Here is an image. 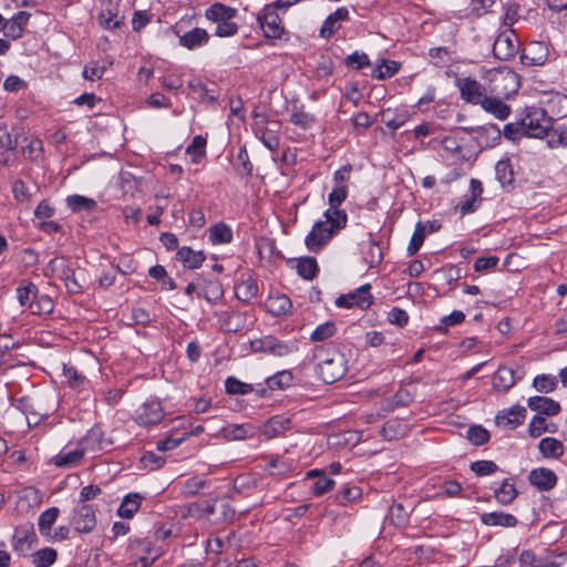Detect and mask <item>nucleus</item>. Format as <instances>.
Here are the masks:
<instances>
[{"label": "nucleus", "instance_id": "f257e3e1", "mask_svg": "<svg viewBox=\"0 0 567 567\" xmlns=\"http://www.w3.org/2000/svg\"><path fill=\"white\" fill-rule=\"evenodd\" d=\"M312 358L317 361L319 378L327 384L339 381L348 370L344 354L332 342L317 346Z\"/></svg>", "mask_w": 567, "mask_h": 567}, {"label": "nucleus", "instance_id": "f03ea898", "mask_svg": "<svg viewBox=\"0 0 567 567\" xmlns=\"http://www.w3.org/2000/svg\"><path fill=\"white\" fill-rule=\"evenodd\" d=\"M236 8L215 2L205 11L207 20L217 23L215 34L219 38L233 37L238 32V24L231 20L237 16Z\"/></svg>", "mask_w": 567, "mask_h": 567}, {"label": "nucleus", "instance_id": "7ed1b4c3", "mask_svg": "<svg viewBox=\"0 0 567 567\" xmlns=\"http://www.w3.org/2000/svg\"><path fill=\"white\" fill-rule=\"evenodd\" d=\"M256 21L266 39L289 41V31L286 29L279 12H275L272 9L267 11L262 8L256 14Z\"/></svg>", "mask_w": 567, "mask_h": 567}, {"label": "nucleus", "instance_id": "20e7f679", "mask_svg": "<svg viewBox=\"0 0 567 567\" xmlns=\"http://www.w3.org/2000/svg\"><path fill=\"white\" fill-rule=\"evenodd\" d=\"M526 137L543 138L548 135L553 126L551 117L547 116L544 109L532 107L522 118Z\"/></svg>", "mask_w": 567, "mask_h": 567}, {"label": "nucleus", "instance_id": "39448f33", "mask_svg": "<svg viewBox=\"0 0 567 567\" xmlns=\"http://www.w3.org/2000/svg\"><path fill=\"white\" fill-rule=\"evenodd\" d=\"M371 285L365 284L357 288L353 292L340 295L336 299V306L339 308H353L357 307L361 310L369 309L373 303V297L370 292Z\"/></svg>", "mask_w": 567, "mask_h": 567}, {"label": "nucleus", "instance_id": "423d86ee", "mask_svg": "<svg viewBox=\"0 0 567 567\" xmlns=\"http://www.w3.org/2000/svg\"><path fill=\"white\" fill-rule=\"evenodd\" d=\"M518 49L519 42L513 30L499 33L493 43V53L501 61H508L514 58Z\"/></svg>", "mask_w": 567, "mask_h": 567}, {"label": "nucleus", "instance_id": "0eeeda50", "mask_svg": "<svg viewBox=\"0 0 567 567\" xmlns=\"http://www.w3.org/2000/svg\"><path fill=\"white\" fill-rule=\"evenodd\" d=\"M37 542L38 537L32 523L28 522L14 528L12 548L20 556L27 557L31 550L32 544Z\"/></svg>", "mask_w": 567, "mask_h": 567}, {"label": "nucleus", "instance_id": "6e6552de", "mask_svg": "<svg viewBox=\"0 0 567 567\" xmlns=\"http://www.w3.org/2000/svg\"><path fill=\"white\" fill-rule=\"evenodd\" d=\"M165 416L162 402L157 399L146 401L135 412V422L141 426L158 424Z\"/></svg>", "mask_w": 567, "mask_h": 567}, {"label": "nucleus", "instance_id": "1a4fd4ad", "mask_svg": "<svg viewBox=\"0 0 567 567\" xmlns=\"http://www.w3.org/2000/svg\"><path fill=\"white\" fill-rule=\"evenodd\" d=\"M455 85L460 90V95L463 101L473 105H480L482 100L486 96L485 86L477 80L467 78H457Z\"/></svg>", "mask_w": 567, "mask_h": 567}, {"label": "nucleus", "instance_id": "9d476101", "mask_svg": "<svg viewBox=\"0 0 567 567\" xmlns=\"http://www.w3.org/2000/svg\"><path fill=\"white\" fill-rule=\"evenodd\" d=\"M332 228L327 223L318 220L305 239L306 247L312 252H319L334 236Z\"/></svg>", "mask_w": 567, "mask_h": 567}, {"label": "nucleus", "instance_id": "9b49d317", "mask_svg": "<svg viewBox=\"0 0 567 567\" xmlns=\"http://www.w3.org/2000/svg\"><path fill=\"white\" fill-rule=\"evenodd\" d=\"M220 329L227 333H237L246 329L247 315L236 310L216 312Z\"/></svg>", "mask_w": 567, "mask_h": 567}, {"label": "nucleus", "instance_id": "f8f14e48", "mask_svg": "<svg viewBox=\"0 0 567 567\" xmlns=\"http://www.w3.org/2000/svg\"><path fill=\"white\" fill-rule=\"evenodd\" d=\"M74 529L79 534H87L96 526L95 509L92 505L83 504L75 509L72 519Z\"/></svg>", "mask_w": 567, "mask_h": 567}, {"label": "nucleus", "instance_id": "ddd939ff", "mask_svg": "<svg viewBox=\"0 0 567 567\" xmlns=\"http://www.w3.org/2000/svg\"><path fill=\"white\" fill-rule=\"evenodd\" d=\"M502 132L496 124L476 126L474 140L481 148L493 147L501 141Z\"/></svg>", "mask_w": 567, "mask_h": 567}, {"label": "nucleus", "instance_id": "4468645a", "mask_svg": "<svg viewBox=\"0 0 567 567\" xmlns=\"http://www.w3.org/2000/svg\"><path fill=\"white\" fill-rule=\"evenodd\" d=\"M292 425L291 419L285 415H275L268 419L261 426L260 432L267 439H272L284 434L290 430Z\"/></svg>", "mask_w": 567, "mask_h": 567}, {"label": "nucleus", "instance_id": "2eb2a0df", "mask_svg": "<svg viewBox=\"0 0 567 567\" xmlns=\"http://www.w3.org/2000/svg\"><path fill=\"white\" fill-rule=\"evenodd\" d=\"M529 483L539 491H550L557 484V475L545 467L534 468L528 476Z\"/></svg>", "mask_w": 567, "mask_h": 567}, {"label": "nucleus", "instance_id": "dca6fc26", "mask_svg": "<svg viewBox=\"0 0 567 567\" xmlns=\"http://www.w3.org/2000/svg\"><path fill=\"white\" fill-rule=\"evenodd\" d=\"M519 379L513 368L501 365L493 375V389L507 392Z\"/></svg>", "mask_w": 567, "mask_h": 567}, {"label": "nucleus", "instance_id": "f3484780", "mask_svg": "<svg viewBox=\"0 0 567 567\" xmlns=\"http://www.w3.org/2000/svg\"><path fill=\"white\" fill-rule=\"evenodd\" d=\"M526 417V409L520 405H514L496 415V423L509 429H515L523 424Z\"/></svg>", "mask_w": 567, "mask_h": 567}, {"label": "nucleus", "instance_id": "a211bd4d", "mask_svg": "<svg viewBox=\"0 0 567 567\" xmlns=\"http://www.w3.org/2000/svg\"><path fill=\"white\" fill-rule=\"evenodd\" d=\"M527 405L530 410L548 416L556 415L560 411L559 403L547 396H532L528 399Z\"/></svg>", "mask_w": 567, "mask_h": 567}, {"label": "nucleus", "instance_id": "6ab92c4d", "mask_svg": "<svg viewBox=\"0 0 567 567\" xmlns=\"http://www.w3.org/2000/svg\"><path fill=\"white\" fill-rule=\"evenodd\" d=\"M547 51L546 48L540 42H535L526 48L522 55L520 60L523 64L532 66V65H543L547 61Z\"/></svg>", "mask_w": 567, "mask_h": 567}, {"label": "nucleus", "instance_id": "aec40b11", "mask_svg": "<svg viewBox=\"0 0 567 567\" xmlns=\"http://www.w3.org/2000/svg\"><path fill=\"white\" fill-rule=\"evenodd\" d=\"M176 259L188 269H197L205 261L206 255L203 250H194L188 246H183L178 248Z\"/></svg>", "mask_w": 567, "mask_h": 567}, {"label": "nucleus", "instance_id": "412c9836", "mask_svg": "<svg viewBox=\"0 0 567 567\" xmlns=\"http://www.w3.org/2000/svg\"><path fill=\"white\" fill-rule=\"evenodd\" d=\"M482 109L494 115L497 120L504 121L511 114V107L496 96H485L480 103Z\"/></svg>", "mask_w": 567, "mask_h": 567}, {"label": "nucleus", "instance_id": "4be33fe9", "mask_svg": "<svg viewBox=\"0 0 567 567\" xmlns=\"http://www.w3.org/2000/svg\"><path fill=\"white\" fill-rule=\"evenodd\" d=\"M208 41L209 34L205 29L194 28L185 34L181 35L178 43L188 50H194L205 45Z\"/></svg>", "mask_w": 567, "mask_h": 567}, {"label": "nucleus", "instance_id": "5701e85b", "mask_svg": "<svg viewBox=\"0 0 567 567\" xmlns=\"http://www.w3.org/2000/svg\"><path fill=\"white\" fill-rule=\"evenodd\" d=\"M258 293V284L255 278L248 276L241 279L235 287V295L238 300L244 303H250Z\"/></svg>", "mask_w": 567, "mask_h": 567}, {"label": "nucleus", "instance_id": "b1692460", "mask_svg": "<svg viewBox=\"0 0 567 567\" xmlns=\"http://www.w3.org/2000/svg\"><path fill=\"white\" fill-rule=\"evenodd\" d=\"M481 522L487 526L515 527L518 523L517 518L503 512H491L481 515Z\"/></svg>", "mask_w": 567, "mask_h": 567}, {"label": "nucleus", "instance_id": "393cba45", "mask_svg": "<svg viewBox=\"0 0 567 567\" xmlns=\"http://www.w3.org/2000/svg\"><path fill=\"white\" fill-rule=\"evenodd\" d=\"M143 496L138 493H130L124 496L120 507L117 508V515L122 518L130 519L140 509Z\"/></svg>", "mask_w": 567, "mask_h": 567}, {"label": "nucleus", "instance_id": "a878e982", "mask_svg": "<svg viewBox=\"0 0 567 567\" xmlns=\"http://www.w3.org/2000/svg\"><path fill=\"white\" fill-rule=\"evenodd\" d=\"M266 350L267 353L285 357L297 350L295 342H286L279 340L277 337L269 334L266 336Z\"/></svg>", "mask_w": 567, "mask_h": 567}, {"label": "nucleus", "instance_id": "bb28decb", "mask_svg": "<svg viewBox=\"0 0 567 567\" xmlns=\"http://www.w3.org/2000/svg\"><path fill=\"white\" fill-rule=\"evenodd\" d=\"M265 307L269 313L275 317H280L291 309V300L286 295L269 296Z\"/></svg>", "mask_w": 567, "mask_h": 567}, {"label": "nucleus", "instance_id": "cd10ccee", "mask_svg": "<svg viewBox=\"0 0 567 567\" xmlns=\"http://www.w3.org/2000/svg\"><path fill=\"white\" fill-rule=\"evenodd\" d=\"M233 238L231 228L224 221L214 224L209 228V240L213 245L230 244Z\"/></svg>", "mask_w": 567, "mask_h": 567}, {"label": "nucleus", "instance_id": "c85d7f7f", "mask_svg": "<svg viewBox=\"0 0 567 567\" xmlns=\"http://www.w3.org/2000/svg\"><path fill=\"white\" fill-rule=\"evenodd\" d=\"M198 298H204L210 303H216L224 296L221 282L218 279L205 280L203 288L197 292Z\"/></svg>", "mask_w": 567, "mask_h": 567}, {"label": "nucleus", "instance_id": "c756f323", "mask_svg": "<svg viewBox=\"0 0 567 567\" xmlns=\"http://www.w3.org/2000/svg\"><path fill=\"white\" fill-rule=\"evenodd\" d=\"M323 216L326 218L323 223H327L328 227L332 228L334 234H338L339 230L347 226L348 215L343 209L330 207L324 212Z\"/></svg>", "mask_w": 567, "mask_h": 567}, {"label": "nucleus", "instance_id": "7c9ffc66", "mask_svg": "<svg viewBox=\"0 0 567 567\" xmlns=\"http://www.w3.org/2000/svg\"><path fill=\"white\" fill-rule=\"evenodd\" d=\"M227 440H245L255 435V427L250 424H230L221 429Z\"/></svg>", "mask_w": 567, "mask_h": 567}, {"label": "nucleus", "instance_id": "2f4dec72", "mask_svg": "<svg viewBox=\"0 0 567 567\" xmlns=\"http://www.w3.org/2000/svg\"><path fill=\"white\" fill-rule=\"evenodd\" d=\"M72 271L73 269L69 266L64 257H54L48 262L47 268L44 269V276L58 277L62 280Z\"/></svg>", "mask_w": 567, "mask_h": 567}, {"label": "nucleus", "instance_id": "473e14b6", "mask_svg": "<svg viewBox=\"0 0 567 567\" xmlns=\"http://www.w3.org/2000/svg\"><path fill=\"white\" fill-rule=\"evenodd\" d=\"M39 292V289L35 284L32 281H23L22 285H20L17 288V297L18 301L21 307H25L30 310L31 306L33 305V300L37 298V293Z\"/></svg>", "mask_w": 567, "mask_h": 567}, {"label": "nucleus", "instance_id": "72a5a7b5", "mask_svg": "<svg viewBox=\"0 0 567 567\" xmlns=\"http://www.w3.org/2000/svg\"><path fill=\"white\" fill-rule=\"evenodd\" d=\"M84 457V450L76 449L68 453H60L52 458V463L58 467H74L81 463Z\"/></svg>", "mask_w": 567, "mask_h": 567}, {"label": "nucleus", "instance_id": "f704fd0d", "mask_svg": "<svg viewBox=\"0 0 567 567\" xmlns=\"http://www.w3.org/2000/svg\"><path fill=\"white\" fill-rule=\"evenodd\" d=\"M518 492L514 483H511L508 478L503 480L501 486L495 489L494 496L496 501L502 505H509L517 497Z\"/></svg>", "mask_w": 567, "mask_h": 567}, {"label": "nucleus", "instance_id": "c9c22d12", "mask_svg": "<svg viewBox=\"0 0 567 567\" xmlns=\"http://www.w3.org/2000/svg\"><path fill=\"white\" fill-rule=\"evenodd\" d=\"M66 204H68V207L73 213H79V212L90 213V212H93L97 207V203L94 199L87 198L82 195L68 196Z\"/></svg>", "mask_w": 567, "mask_h": 567}, {"label": "nucleus", "instance_id": "e433bc0d", "mask_svg": "<svg viewBox=\"0 0 567 567\" xmlns=\"http://www.w3.org/2000/svg\"><path fill=\"white\" fill-rule=\"evenodd\" d=\"M544 457L558 458L564 453V445L555 437H544L538 444Z\"/></svg>", "mask_w": 567, "mask_h": 567}, {"label": "nucleus", "instance_id": "4c0bfd02", "mask_svg": "<svg viewBox=\"0 0 567 567\" xmlns=\"http://www.w3.org/2000/svg\"><path fill=\"white\" fill-rule=\"evenodd\" d=\"M297 272L306 280H312L319 272V267L316 258L302 257L298 259Z\"/></svg>", "mask_w": 567, "mask_h": 567}, {"label": "nucleus", "instance_id": "58836bf2", "mask_svg": "<svg viewBox=\"0 0 567 567\" xmlns=\"http://www.w3.org/2000/svg\"><path fill=\"white\" fill-rule=\"evenodd\" d=\"M60 509L58 507H50L40 514L38 526L42 536H49L53 524L55 523Z\"/></svg>", "mask_w": 567, "mask_h": 567}, {"label": "nucleus", "instance_id": "ea45409f", "mask_svg": "<svg viewBox=\"0 0 567 567\" xmlns=\"http://www.w3.org/2000/svg\"><path fill=\"white\" fill-rule=\"evenodd\" d=\"M293 381V375L288 370H282L280 372H277L276 374L268 377L265 382L266 385L269 386L270 390H284L291 385Z\"/></svg>", "mask_w": 567, "mask_h": 567}, {"label": "nucleus", "instance_id": "a19ab883", "mask_svg": "<svg viewBox=\"0 0 567 567\" xmlns=\"http://www.w3.org/2000/svg\"><path fill=\"white\" fill-rule=\"evenodd\" d=\"M32 557L35 567H50L55 563L58 553L54 548L45 547L33 553Z\"/></svg>", "mask_w": 567, "mask_h": 567}, {"label": "nucleus", "instance_id": "79ce46f5", "mask_svg": "<svg viewBox=\"0 0 567 567\" xmlns=\"http://www.w3.org/2000/svg\"><path fill=\"white\" fill-rule=\"evenodd\" d=\"M54 310V302L48 295H39L37 293L35 300H33V305L30 308L31 313L33 315H50Z\"/></svg>", "mask_w": 567, "mask_h": 567}, {"label": "nucleus", "instance_id": "37998d69", "mask_svg": "<svg viewBox=\"0 0 567 567\" xmlns=\"http://www.w3.org/2000/svg\"><path fill=\"white\" fill-rule=\"evenodd\" d=\"M225 391L227 394H248L254 391V386L251 384L241 382L236 377H228L225 380Z\"/></svg>", "mask_w": 567, "mask_h": 567}, {"label": "nucleus", "instance_id": "c03bdc74", "mask_svg": "<svg viewBox=\"0 0 567 567\" xmlns=\"http://www.w3.org/2000/svg\"><path fill=\"white\" fill-rule=\"evenodd\" d=\"M495 174L497 181L503 185L512 184L514 173L509 159H501L496 163Z\"/></svg>", "mask_w": 567, "mask_h": 567}, {"label": "nucleus", "instance_id": "a18cd8bd", "mask_svg": "<svg viewBox=\"0 0 567 567\" xmlns=\"http://www.w3.org/2000/svg\"><path fill=\"white\" fill-rule=\"evenodd\" d=\"M426 235V225L422 221L416 223L414 233L408 246V252L410 256L416 254L424 243Z\"/></svg>", "mask_w": 567, "mask_h": 567}, {"label": "nucleus", "instance_id": "49530a36", "mask_svg": "<svg viewBox=\"0 0 567 567\" xmlns=\"http://www.w3.org/2000/svg\"><path fill=\"white\" fill-rule=\"evenodd\" d=\"M337 332V326L333 321H327L319 324L310 336L312 342L326 341Z\"/></svg>", "mask_w": 567, "mask_h": 567}, {"label": "nucleus", "instance_id": "de8ad7c7", "mask_svg": "<svg viewBox=\"0 0 567 567\" xmlns=\"http://www.w3.org/2000/svg\"><path fill=\"white\" fill-rule=\"evenodd\" d=\"M383 258V252L379 244L375 241H369L367 249L363 251V259L370 268L378 266Z\"/></svg>", "mask_w": 567, "mask_h": 567}, {"label": "nucleus", "instance_id": "09e8293b", "mask_svg": "<svg viewBox=\"0 0 567 567\" xmlns=\"http://www.w3.org/2000/svg\"><path fill=\"white\" fill-rule=\"evenodd\" d=\"M412 504L405 506L402 503H392V525L402 527L408 524Z\"/></svg>", "mask_w": 567, "mask_h": 567}, {"label": "nucleus", "instance_id": "8fccbe9b", "mask_svg": "<svg viewBox=\"0 0 567 567\" xmlns=\"http://www.w3.org/2000/svg\"><path fill=\"white\" fill-rule=\"evenodd\" d=\"M362 495V491L358 486L344 487L340 492H338L333 498L334 502L339 505L346 506L349 503L354 502L360 498Z\"/></svg>", "mask_w": 567, "mask_h": 567}, {"label": "nucleus", "instance_id": "3c124183", "mask_svg": "<svg viewBox=\"0 0 567 567\" xmlns=\"http://www.w3.org/2000/svg\"><path fill=\"white\" fill-rule=\"evenodd\" d=\"M465 320V315L461 310H454L449 316L441 319V323L435 327V330L440 333H447V328L452 326L461 324Z\"/></svg>", "mask_w": 567, "mask_h": 567}, {"label": "nucleus", "instance_id": "603ef678", "mask_svg": "<svg viewBox=\"0 0 567 567\" xmlns=\"http://www.w3.org/2000/svg\"><path fill=\"white\" fill-rule=\"evenodd\" d=\"M290 122L302 130H308L315 122V115L295 107L290 115Z\"/></svg>", "mask_w": 567, "mask_h": 567}, {"label": "nucleus", "instance_id": "864d4df0", "mask_svg": "<svg viewBox=\"0 0 567 567\" xmlns=\"http://www.w3.org/2000/svg\"><path fill=\"white\" fill-rule=\"evenodd\" d=\"M543 567H567V551L544 550Z\"/></svg>", "mask_w": 567, "mask_h": 567}, {"label": "nucleus", "instance_id": "5fc2aeb1", "mask_svg": "<svg viewBox=\"0 0 567 567\" xmlns=\"http://www.w3.org/2000/svg\"><path fill=\"white\" fill-rule=\"evenodd\" d=\"M205 147L206 138L202 135H196L193 137L192 143L187 146L186 153L193 157V162H197L199 158L205 156Z\"/></svg>", "mask_w": 567, "mask_h": 567}, {"label": "nucleus", "instance_id": "6e6d98bb", "mask_svg": "<svg viewBox=\"0 0 567 567\" xmlns=\"http://www.w3.org/2000/svg\"><path fill=\"white\" fill-rule=\"evenodd\" d=\"M533 386L538 392L549 393L556 389L557 379L553 375L540 374L534 379Z\"/></svg>", "mask_w": 567, "mask_h": 567}, {"label": "nucleus", "instance_id": "4d7b16f0", "mask_svg": "<svg viewBox=\"0 0 567 567\" xmlns=\"http://www.w3.org/2000/svg\"><path fill=\"white\" fill-rule=\"evenodd\" d=\"M334 485L336 482L332 478L327 477L326 473H323V475H320V477L313 482L311 491L313 495L322 496L332 491Z\"/></svg>", "mask_w": 567, "mask_h": 567}, {"label": "nucleus", "instance_id": "13d9d810", "mask_svg": "<svg viewBox=\"0 0 567 567\" xmlns=\"http://www.w3.org/2000/svg\"><path fill=\"white\" fill-rule=\"evenodd\" d=\"M467 439L475 445H483L489 440V432L481 425H473L467 431Z\"/></svg>", "mask_w": 567, "mask_h": 567}, {"label": "nucleus", "instance_id": "bf43d9fd", "mask_svg": "<svg viewBox=\"0 0 567 567\" xmlns=\"http://www.w3.org/2000/svg\"><path fill=\"white\" fill-rule=\"evenodd\" d=\"M344 64L348 68L359 71L364 69L365 66H370L371 63L369 56L365 53H359L358 51H355L344 59Z\"/></svg>", "mask_w": 567, "mask_h": 567}, {"label": "nucleus", "instance_id": "052dcab7", "mask_svg": "<svg viewBox=\"0 0 567 567\" xmlns=\"http://www.w3.org/2000/svg\"><path fill=\"white\" fill-rule=\"evenodd\" d=\"M471 470L477 476H486V475L494 474L498 470V466L493 461L481 460V461L473 462L471 464Z\"/></svg>", "mask_w": 567, "mask_h": 567}, {"label": "nucleus", "instance_id": "680f3d73", "mask_svg": "<svg viewBox=\"0 0 567 567\" xmlns=\"http://www.w3.org/2000/svg\"><path fill=\"white\" fill-rule=\"evenodd\" d=\"M503 134L506 140L517 141L522 137H526L525 128L523 126L522 120L516 123H508L505 125Z\"/></svg>", "mask_w": 567, "mask_h": 567}, {"label": "nucleus", "instance_id": "e2e57ef3", "mask_svg": "<svg viewBox=\"0 0 567 567\" xmlns=\"http://www.w3.org/2000/svg\"><path fill=\"white\" fill-rule=\"evenodd\" d=\"M519 561L522 565L527 567H543L544 553L540 555H536L530 549L523 550L519 555Z\"/></svg>", "mask_w": 567, "mask_h": 567}, {"label": "nucleus", "instance_id": "0e129e2a", "mask_svg": "<svg viewBox=\"0 0 567 567\" xmlns=\"http://www.w3.org/2000/svg\"><path fill=\"white\" fill-rule=\"evenodd\" d=\"M237 159L240 162V167L237 168L238 174L241 176H251L254 166L249 159L246 146L239 148Z\"/></svg>", "mask_w": 567, "mask_h": 567}, {"label": "nucleus", "instance_id": "69168bd1", "mask_svg": "<svg viewBox=\"0 0 567 567\" xmlns=\"http://www.w3.org/2000/svg\"><path fill=\"white\" fill-rule=\"evenodd\" d=\"M11 405L21 411L27 417L29 414L38 415L30 396L13 398Z\"/></svg>", "mask_w": 567, "mask_h": 567}, {"label": "nucleus", "instance_id": "338daca9", "mask_svg": "<svg viewBox=\"0 0 567 567\" xmlns=\"http://www.w3.org/2000/svg\"><path fill=\"white\" fill-rule=\"evenodd\" d=\"M334 70L333 61L330 56L321 55L316 66L318 79L329 78Z\"/></svg>", "mask_w": 567, "mask_h": 567}, {"label": "nucleus", "instance_id": "774afa93", "mask_svg": "<svg viewBox=\"0 0 567 567\" xmlns=\"http://www.w3.org/2000/svg\"><path fill=\"white\" fill-rule=\"evenodd\" d=\"M348 196V188L346 185H336L332 192L329 194L328 200L330 207L338 208Z\"/></svg>", "mask_w": 567, "mask_h": 567}]
</instances>
